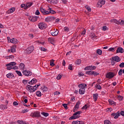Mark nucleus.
I'll use <instances>...</instances> for the list:
<instances>
[{
    "mask_svg": "<svg viewBox=\"0 0 124 124\" xmlns=\"http://www.w3.org/2000/svg\"><path fill=\"white\" fill-rule=\"evenodd\" d=\"M35 15H39L40 14V12H39V11L38 10H37L35 12Z\"/></svg>",
    "mask_w": 124,
    "mask_h": 124,
    "instance_id": "6e6d98bb",
    "label": "nucleus"
},
{
    "mask_svg": "<svg viewBox=\"0 0 124 124\" xmlns=\"http://www.w3.org/2000/svg\"><path fill=\"white\" fill-rule=\"evenodd\" d=\"M91 67H92V66H87V67H86L84 69H85V70H91Z\"/></svg>",
    "mask_w": 124,
    "mask_h": 124,
    "instance_id": "5fc2aeb1",
    "label": "nucleus"
},
{
    "mask_svg": "<svg viewBox=\"0 0 124 124\" xmlns=\"http://www.w3.org/2000/svg\"><path fill=\"white\" fill-rule=\"evenodd\" d=\"M41 114H42V115L44 116V117H48L49 116V113H48L47 112H43L41 113Z\"/></svg>",
    "mask_w": 124,
    "mask_h": 124,
    "instance_id": "72a5a7b5",
    "label": "nucleus"
},
{
    "mask_svg": "<svg viewBox=\"0 0 124 124\" xmlns=\"http://www.w3.org/2000/svg\"><path fill=\"white\" fill-rule=\"evenodd\" d=\"M119 66L120 67H121V68L124 67V62L121 63L119 65Z\"/></svg>",
    "mask_w": 124,
    "mask_h": 124,
    "instance_id": "4d7b16f0",
    "label": "nucleus"
},
{
    "mask_svg": "<svg viewBox=\"0 0 124 124\" xmlns=\"http://www.w3.org/2000/svg\"><path fill=\"white\" fill-rule=\"evenodd\" d=\"M48 41L51 44H54V43H55V39L54 38H49Z\"/></svg>",
    "mask_w": 124,
    "mask_h": 124,
    "instance_id": "412c9836",
    "label": "nucleus"
},
{
    "mask_svg": "<svg viewBox=\"0 0 124 124\" xmlns=\"http://www.w3.org/2000/svg\"><path fill=\"white\" fill-rule=\"evenodd\" d=\"M118 98L120 100V101H122V100H123L124 98L123 97V96H122L121 95H119L118 96Z\"/></svg>",
    "mask_w": 124,
    "mask_h": 124,
    "instance_id": "8fccbe9b",
    "label": "nucleus"
},
{
    "mask_svg": "<svg viewBox=\"0 0 124 124\" xmlns=\"http://www.w3.org/2000/svg\"><path fill=\"white\" fill-rule=\"evenodd\" d=\"M7 78H9V79H12L14 77V75L12 73H9L6 75Z\"/></svg>",
    "mask_w": 124,
    "mask_h": 124,
    "instance_id": "aec40b11",
    "label": "nucleus"
},
{
    "mask_svg": "<svg viewBox=\"0 0 124 124\" xmlns=\"http://www.w3.org/2000/svg\"><path fill=\"white\" fill-rule=\"evenodd\" d=\"M72 124H78V121H73Z\"/></svg>",
    "mask_w": 124,
    "mask_h": 124,
    "instance_id": "774afa93",
    "label": "nucleus"
},
{
    "mask_svg": "<svg viewBox=\"0 0 124 124\" xmlns=\"http://www.w3.org/2000/svg\"><path fill=\"white\" fill-rule=\"evenodd\" d=\"M33 50H34V47L32 46H31L24 51V53H25V54H31V53L33 52Z\"/></svg>",
    "mask_w": 124,
    "mask_h": 124,
    "instance_id": "39448f33",
    "label": "nucleus"
},
{
    "mask_svg": "<svg viewBox=\"0 0 124 124\" xmlns=\"http://www.w3.org/2000/svg\"><path fill=\"white\" fill-rule=\"evenodd\" d=\"M39 18V16H30L29 17V21H31V22H36L37 21V19Z\"/></svg>",
    "mask_w": 124,
    "mask_h": 124,
    "instance_id": "6e6552de",
    "label": "nucleus"
},
{
    "mask_svg": "<svg viewBox=\"0 0 124 124\" xmlns=\"http://www.w3.org/2000/svg\"><path fill=\"white\" fill-rule=\"evenodd\" d=\"M0 108H2L3 109H7V105H0Z\"/></svg>",
    "mask_w": 124,
    "mask_h": 124,
    "instance_id": "c756f323",
    "label": "nucleus"
},
{
    "mask_svg": "<svg viewBox=\"0 0 124 124\" xmlns=\"http://www.w3.org/2000/svg\"><path fill=\"white\" fill-rule=\"evenodd\" d=\"M16 74L17 75H18V76H22V73L21 72L16 70Z\"/></svg>",
    "mask_w": 124,
    "mask_h": 124,
    "instance_id": "49530a36",
    "label": "nucleus"
},
{
    "mask_svg": "<svg viewBox=\"0 0 124 124\" xmlns=\"http://www.w3.org/2000/svg\"><path fill=\"white\" fill-rule=\"evenodd\" d=\"M112 61H114V62H121V58H120L118 56L112 57Z\"/></svg>",
    "mask_w": 124,
    "mask_h": 124,
    "instance_id": "ddd939ff",
    "label": "nucleus"
},
{
    "mask_svg": "<svg viewBox=\"0 0 124 124\" xmlns=\"http://www.w3.org/2000/svg\"><path fill=\"white\" fill-rule=\"evenodd\" d=\"M37 80L36 79L33 78L29 82V84H30V85H33V84H35V83H37Z\"/></svg>",
    "mask_w": 124,
    "mask_h": 124,
    "instance_id": "6ab92c4d",
    "label": "nucleus"
},
{
    "mask_svg": "<svg viewBox=\"0 0 124 124\" xmlns=\"http://www.w3.org/2000/svg\"><path fill=\"white\" fill-rule=\"evenodd\" d=\"M93 71H87L86 72V74H88V75H91V76H93Z\"/></svg>",
    "mask_w": 124,
    "mask_h": 124,
    "instance_id": "c85d7f7f",
    "label": "nucleus"
},
{
    "mask_svg": "<svg viewBox=\"0 0 124 124\" xmlns=\"http://www.w3.org/2000/svg\"><path fill=\"white\" fill-rule=\"evenodd\" d=\"M32 118H39L40 117V112L39 111H35L34 112H32L31 114Z\"/></svg>",
    "mask_w": 124,
    "mask_h": 124,
    "instance_id": "423d86ee",
    "label": "nucleus"
},
{
    "mask_svg": "<svg viewBox=\"0 0 124 124\" xmlns=\"http://www.w3.org/2000/svg\"><path fill=\"white\" fill-rule=\"evenodd\" d=\"M68 69H69V70H73L72 69V65H69L68 66Z\"/></svg>",
    "mask_w": 124,
    "mask_h": 124,
    "instance_id": "69168bd1",
    "label": "nucleus"
},
{
    "mask_svg": "<svg viewBox=\"0 0 124 124\" xmlns=\"http://www.w3.org/2000/svg\"><path fill=\"white\" fill-rule=\"evenodd\" d=\"M21 8H24V9H27V8L26 7V5L25 4H22L20 5Z\"/></svg>",
    "mask_w": 124,
    "mask_h": 124,
    "instance_id": "864d4df0",
    "label": "nucleus"
},
{
    "mask_svg": "<svg viewBox=\"0 0 124 124\" xmlns=\"http://www.w3.org/2000/svg\"><path fill=\"white\" fill-rule=\"evenodd\" d=\"M124 48H123V47H118L117 49L116 50V53H121V54H123V53H124Z\"/></svg>",
    "mask_w": 124,
    "mask_h": 124,
    "instance_id": "f3484780",
    "label": "nucleus"
},
{
    "mask_svg": "<svg viewBox=\"0 0 124 124\" xmlns=\"http://www.w3.org/2000/svg\"><path fill=\"white\" fill-rule=\"evenodd\" d=\"M14 65H16V62H11L6 64V66H7L6 69L7 70H11V69H13V66H14Z\"/></svg>",
    "mask_w": 124,
    "mask_h": 124,
    "instance_id": "7ed1b4c3",
    "label": "nucleus"
},
{
    "mask_svg": "<svg viewBox=\"0 0 124 124\" xmlns=\"http://www.w3.org/2000/svg\"><path fill=\"white\" fill-rule=\"evenodd\" d=\"M36 87V85L32 86L30 85H28L26 86V90H27V91H28V92H30L31 93H34V92L36 91V88H34Z\"/></svg>",
    "mask_w": 124,
    "mask_h": 124,
    "instance_id": "f03ea898",
    "label": "nucleus"
},
{
    "mask_svg": "<svg viewBox=\"0 0 124 124\" xmlns=\"http://www.w3.org/2000/svg\"><path fill=\"white\" fill-rule=\"evenodd\" d=\"M90 37H91L92 39H95L96 38V36H95V34L94 33L92 32L90 34Z\"/></svg>",
    "mask_w": 124,
    "mask_h": 124,
    "instance_id": "cd10ccee",
    "label": "nucleus"
},
{
    "mask_svg": "<svg viewBox=\"0 0 124 124\" xmlns=\"http://www.w3.org/2000/svg\"><path fill=\"white\" fill-rule=\"evenodd\" d=\"M111 23H115L118 25L120 24V20L118 21L117 19H111L110 20Z\"/></svg>",
    "mask_w": 124,
    "mask_h": 124,
    "instance_id": "bb28decb",
    "label": "nucleus"
},
{
    "mask_svg": "<svg viewBox=\"0 0 124 124\" xmlns=\"http://www.w3.org/2000/svg\"><path fill=\"white\" fill-rule=\"evenodd\" d=\"M31 5H32V2H27V4H26V9H28V8H30V7L31 6Z\"/></svg>",
    "mask_w": 124,
    "mask_h": 124,
    "instance_id": "a878e982",
    "label": "nucleus"
},
{
    "mask_svg": "<svg viewBox=\"0 0 124 124\" xmlns=\"http://www.w3.org/2000/svg\"><path fill=\"white\" fill-rule=\"evenodd\" d=\"M36 94L37 95V96H41L42 94H41V92H40V91H37L36 92Z\"/></svg>",
    "mask_w": 124,
    "mask_h": 124,
    "instance_id": "c9c22d12",
    "label": "nucleus"
},
{
    "mask_svg": "<svg viewBox=\"0 0 124 124\" xmlns=\"http://www.w3.org/2000/svg\"><path fill=\"white\" fill-rule=\"evenodd\" d=\"M48 10L49 11H46V10L43 9V8H40V11L42 13L43 15H48V14H56V12L53 10H51L50 8H49Z\"/></svg>",
    "mask_w": 124,
    "mask_h": 124,
    "instance_id": "f257e3e1",
    "label": "nucleus"
},
{
    "mask_svg": "<svg viewBox=\"0 0 124 124\" xmlns=\"http://www.w3.org/2000/svg\"><path fill=\"white\" fill-rule=\"evenodd\" d=\"M42 91L43 92H47V91H48V88L46 86H44Z\"/></svg>",
    "mask_w": 124,
    "mask_h": 124,
    "instance_id": "ea45409f",
    "label": "nucleus"
},
{
    "mask_svg": "<svg viewBox=\"0 0 124 124\" xmlns=\"http://www.w3.org/2000/svg\"><path fill=\"white\" fill-rule=\"evenodd\" d=\"M115 73L109 72L106 74V77L108 79H111L113 78L115 76Z\"/></svg>",
    "mask_w": 124,
    "mask_h": 124,
    "instance_id": "0eeeda50",
    "label": "nucleus"
},
{
    "mask_svg": "<svg viewBox=\"0 0 124 124\" xmlns=\"http://www.w3.org/2000/svg\"><path fill=\"white\" fill-rule=\"evenodd\" d=\"M10 41L11 43H15V44H16L18 42V40L15 38H13L10 39Z\"/></svg>",
    "mask_w": 124,
    "mask_h": 124,
    "instance_id": "b1692460",
    "label": "nucleus"
},
{
    "mask_svg": "<svg viewBox=\"0 0 124 124\" xmlns=\"http://www.w3.org/2000/svg\"><path fill=\"white\" fill-rule=\"evenodd\" d=\"M111 116L114 119H118L120 117V111H118L116 113L114 112L111 114Z\"/></svg>",
    "mask_w": 124,
    "mask_h": 124,
    "instance_id": "9b49d317",
    "label": "nucleus"
},
{
    "mask_svg": "<svg viewBox=\"0 0 124 124\" xmlns=\"http://www.w3.org/2000/svg\"><path fill=\"white\" fill-rule=\"evenodd\" d=\"M15 10H16V8L15 7H13L8 10L7 13H8V14H11V13H13Z\"/></svg>",
    "mask_w": 124,
    "mask_h": 124,
    "instance_id": "2eb2a0df",
    "label": "nucleus"
},
{
    "mask_svg": "<svg viewBox=\"0 0 124 124\" xmlns=\"http://www.w3.org/2000/svg\"><path fill=\"white\" fill-rule=\"evenodd\" d=\"M77 64H80L81 63V60H77L76 61Z\"/></svg>",
    "mask_w": 124,
    "mask_h": 124,
    "instance_id": "13d9d810",
    "label": "nucleus"
},
{
    "mask_svg": "<svg viewBox=\"0 0 124 124\" xmlns=\"http://www.w3.org/2000/svg\"><path fill=\"white\" fill-rule=\"evenodd\" d=\"M55 17L48 16L45 18V21H46V22H50L51 20H55Z\"/></svg>",
    "mask_w": 124,
    "mask_h": 124,
    "instance_id": "4468645a",
    "label": "nucleus"
},
{
    "mask_svg": "<svg viewBox=\"0 0 124 124\" xmlns=\"http://www.w3.org/2000/svg\"><path fill=\"white\" fill-rule=\"evenodd\" d=\"M104 124H112L111 123V122L108 120H106L105 121H104Z\"/></svg>",
    "mask_w": 124,
    "mask_h": 124,
    "instance_id": "e433bc0d",
    "label": "nucleus"
},
{
    "mask_svg": "<svg viewBox=\"0 0 124 124\" xmlns=\"http://www.w3.org/2000/svg\"><path fill=\"white\" fill-rule=\"evenodd\" d=\"M80 104H81V102L80 101H78L76 104V105L75 106V109H78V108H79V106H80Z\"/></svg>",
    "mask_w": 124,
    "mask_h": 124,
    "instance_id": "393cba45",
    "label": "nucleus"
},
{
    "mask_svg": "<svg viewBox=\"0 0 124 124\" xmlns=\"http://www.w3.org/2000/svg\"><path fill=\"white\" fill-rule=\"evenodd\" d=\"M91 67H90V70H94L96 68V67L95 66H90Z\"/></svg>",
    "mask_w": 124,
    "mask_h": 124,
    "instance_id": "c03bdc74",
    "label": "nucleus"
},
{
    "mask_svg": "<svg viewBox=\"0 0 124 124\" xmlns=\"http://www.w3.org/2000/svg\"><path fill=\"white\" fill-rule=\"evenodd\" d=\"M114 50H115V48L114 47H110L108 49V51H109L110 52H114Z\"/></svg>",
    "mask_w": 124,
    "mask_h": 124,
    "instance_id": "3c124183",
    "label": "nucleus"
},
{
    "mask_svg": "<svg viewBox=\"0 0 124 124\" xmlns=\"http://www.w3.org/2000/svg\"><path fill=\"white\" fill-rule=\"evenodd\" d=\"M40 30H45L47 28V24L44 22H40L38 24Z\"/></svg>",
    "mask_w": 124,
    "mask_h": 124,
    "instance_id": "20e7f679",
    "label": "nucleus"
},
{
    "mask_svg": "<svg viewBox=\"0 0 124 124\" xmlns=\"http://www.w3.org/2000/svg\"><path fill=\"white\" fill-rule=\"evenodd\" d=\"M99 74V73H98L96 72L93 71V75L94 76H97V75H98Z\"/></svg>",
    "mask_w": 124,
    "mask_h": 124,
    "instance_id": "603ef678",
    "label": "nucleus"
},
{
    "mask_svg": "<svg viewBox=\"0 0 124 124\" xmlns=\"http://www.w3.org/2000/svg\"><path fill=\"white\" fill-rule=\"evenodd\" d=\"M86 90L85 89H79V94H84Z\"/></svg>",
    "mask_w": 124,
    "mask_h": 124,
    "instance_id": "5701e85b",
    "label": "nucleus"
},
{
    "mask_svg": "<svg viewBox=\"0 0 124 124\" xmlns=\"http://www.w3.org/2000/svg\"><path fill=\"white\" fill-rule=\"evenodd\" d=\"M120 24L124 25V20H120Z\"/></svg>",
    "mask_w": 124,
    "mask_h": 124,
    "instance_id": "338daca9",
    "label": "nucleus"
},
{
    "mask_svg": "<svg viewBox=\"0 0 124 124\" xmlns=\"http://www.w3.org/2000/svg\"><path fill=\"white\" fill-rule=\"evenodd\" d=\"M19 66L21 69H24V68H25V64H24V63H21Z\"/></svg>",
    "mask_w": 124,
    "mask_h": 124,
    "instance_id": "473e14b6",
    "label": "nucleus"
},
{
    "mask_svg": "<svg viewBox=\"0 0 124 124\" xmlns=\"http://www.w3.org/2000/svg\"><path fill=\"white\" fill-rule=\"evenodd\" d=\"M62 106L65 108V109H67V104H63Z\"/></svg>",
    "mask_w": 124,
    "mask_h": 124,
    "instance_id": "bf43d9fd",
    "label": "nucleus"
},
{
    "mask_svg": "<svg viewBox=\"0 0 124 124\" xmlns=\"http://www.w3.org/2000/svg\"><path fill=\"white\" fill-rule=\"evenodd\" d=\"M8 59H11V60H13L14 59V56L13 55H10L8 56Z\"/></svg>",
    "mask_w": 124,
    "mask_h": 124,
    "instance_id": "052dcab7",
    "label": "nucleus"
},
{
    "mask_svg": "<svg viewBox=\"0 0 124 124\" xmlns=\"http://www.w3.org/2000/svg\"><path fill=\"white\" fill-rule=\"evenodd\" d=\"M108 102L109 104H111V105H113V104H115V102L114 101H112V100H108Z\"/></svg>",
    "mask_w": 124,
    "mask_h": 124,
    "instance_id": "de8ad7c7",
    "label": "nucleus"
},
{
    "mask_svg": "<svg viewBox=\"0 0 124 124\" xmlns=\"http://www.w3.org/2000/svg\"><path fill=\"white\" fill-rule=\"evenodd\" d=\"M51 2L54 4H57L58 3V0H51Z\"/></svg>",
    "mask_w": 124,
    "mask_h": 124,
    "instance_id": "09e8293b",
    "label": "nucleus"
},
{
    "mask_svg": "<svg viewBox=\"0 0 124 124\" xmlns=\"http://www.w3.org/2000/svg\"><path fill=\"white\" fill-rule=\"evenodd\" d=\"M121 115V116H123V117H124V111H121L120 112V115Z\"/></svg>",
    "mask_w": 124,
    "mask_h": 124,
    "instance_id": "0e129e2a",
    "label": "nucleus"
},
{
    "mask_svg": "<svg viewBox=\"0 0 124 124\" xmlns=\"http://www.w3.org/2000/svg\"><path fill=\"white\" fill-rule=\"evenodd\" d=\"M118 75L121 76V75H123V69H120Z\"/></svg>",
    "mask_w": 124,
    "mask_h": 124,
    "instance_id": "37998d69",
    "label": "nucleus"
},
{
    "mask_svg": "<svg viewBox=\"0 0 124 124\" xmlns=\"http://www.w3.org/2000/svg\"><path fill=\"white\" fill-rule=\"evenodd\" d=\"M107 30V26H103L102 28V31H105Z\"/></svg>",
    "mask_w": 124,
    "mask_h": 124,
    "instance_id": "e2e57ef3",
    "label": "nucleus"
},
{
    "mask_svg": "<svg viewBox=\"0 0 124 124\" xmlns=\"http://www.w3.org/2000/svg\"><path fill=\"white\" fill-rule=\"evenodd\" d=\"M11 51L12 53H15V52H16V49L15 48V47H12Z\"/></svg>",
    "mask_w": 124,
    "mask_h": 124,
    "instance_id": "a18cd8bd",
    "label": "nucleus"
},
{
    "mask_svg": "<svg viewBox=\"0 0 124 124\" xmlns=\"http://www.w3.org/2000/svg\"><path fill=\"white\" fill-rule=\"evenodd\" d=\"M105 4V0H99L97 2V7H102Z\"/></svg>",
    "mask_w": 124,
    "mask_h": 124,
    "instance_id": "1a4fd4ad",
    "label": "nucleus"
},
{
    "mask_svg": "<svg viewBox=\"0 0 124 124\" xmlns=\"http://www.w3.org/2000/svg\"><path fill=\"white\" fill-rule=\"evenodd\" d=\"M85 8L86 9H87L88 11H89V12H91V11H92V9H91V8L90 7H89V6L86 5L85 6Z\"/></svg>",
    "mask_w": 124,
    "mask_h": 124,
    "instance_id": "4c0bfd02",
    "label": "nucleus"
},
{
    "mask_svg": "<svg viewBox=\"0 0 124 124\" xmlns=\"http://www.w3.org/2000/svg\"><path fill=\"white\" fill-rule=\"evenodd\" d=\"M93 96L94 102H96V101L97 100V99L98 98V94L97 93L93 94Z\"/></svg>",
    "mask_w": 124,
    "mask_h": 124,
    "instance_id": "dca6fc26",
    "label": "nucleus"
},
{
    "mask_svg": "<svg viewBox=\"0 0 124 124\" xmlns=\"http://www.w3.org/2000/svg\"><path fill=\"white\" fill-rule=\"evenodd\" d=\"M63 31H65V32H68L69 31V29L68 27H64L63 28Z\"/></svg>",
    "mask_w": 124,
    "mask_h": 124,
    "instance_id": "f704fd0d",
    "label": "nucleus"
},
{
    "mask_svg": "<svg viewBox=\"0 0 124 124\" xmlns=\"http://www.w3.org/2000/svg\"><path fill=\"white\" fill-rule=\"evenodd\" d=\"M79 89H87V84L85 83H80L78 85Z\"/></svg>",
    "mask_w": 124,
    "mask_h": 124,
    "instance_id": "f8f14e48",
    "label": "nucleus"
},
{
    "mask_svg": "<svg viewBox=\"0 0 124 124\" xmlns=\"http://www.w3.org/2000/svg\"><path fill=\"white\" fill-rule=\"evenodd\" d=\"M62 77V76L61 74H59L56 78L57 80H61Z\"/></svg>",
    "mask_w": 124,
    "mask_h": 124,
    "instance_id": "a19ab883",
    "label": "nucleus"
},
{
    "mask_svg": "<svg viewBox=\"0 0 124 124\" xmlns=\"http://www.w3.org/2000/svg\"><path fill=\"white\" fill-rule=\"evenodd\" d=\"M23 74L27 77L31 76V72L29 70H25L23 71Z\"/></svg>",
    "mask_w": 124,
    "mask_h": 124,
    "instance_id": "9d476101",
    "label": "nucleus"
},
{
    "mask_svg": "<svg viewBox=\"0 0 124 124\" xmlns=\"http://www.w3.org/2000/svg\"><path fill=\"white\" fill-rule=\"evenodd\" d=\"M89 107L90 106H87V105H85L81 108V109L82 110H87V109H88Z\"/></svg>",
    "mask_w": 124,
    "mask_h": 124,
    "instance_id": "2f4dec72",
    "label": "nucleus"
},
{
    "mask_svg": "<svg viewBox=\"0 0 124 124\" xmlns=\"http://www.w3.org/2000/svg\"><path fill=\"white\" fill-rule=\"evenodd\" d=\"M17 124H27V123H24L23 121L18 120Z\"/></svg>",
    "mask_w": 124,
    "mask_h": 124,
    "instance_id": "58836bf2",
    "label": "nucleus"
},
{
    "mask_svg": "<svg viewBox=\"0 0 124 124\" xmlns=\"http://www.w3.org/2000/svg\"><path fill=\"white\" fill-rule=\"evenodd\" d=\"M96 53L97 54H98V55H99L100 56L102 55V50H101V49H97L96 51Z\"/></svg>",
    "mask_w": 124,
    "mask_h": 124,
    "instance_id": "7c9ffc66",
    "label": "nucleus"
},
{
    "mask_svg": "<svg viewBox=\"0 0 124 124\" xmlns=\"http://www.w3.org/2000/svg\"><path fill=\"white\" fill-rule=\"evenodd\" d=\"M96 87L97 88V90H101V89H102V88L101 87V86L97 84L96 85Z\"/></svg>",
    "mask_w": 124,
    "mask_h": 124,
    "instance_id": "79ce46f5",
    "label": "nucleus"
},
{
    "mask_svg": "<svg viewBox=\"0 0 124 124\" xmlns=\"http://www.w3.org/2000/svg\"><path fill=\"white\" fill-rule=\"evenodd\" d=\"M80 118V116L79 115H74V114H73V115L72 116H71L70 117H69V120H75V119H78Z\"/></svg>",
    "mask_w": 124,
    "mask_h": 124,
    "instance_id": "a211bd4d",
    "label": "nucleus"
},
{
    "mask_svg": "<svg viewBox=\"0 0 124 124\" xmlns=\"http://www.w3.org/2000/svg\"><path fill=\"white\" fill-rule=\"evenodd\" d=\"M51 35H52V36H57V35L59 34V31L56 30V31L54 32H51Z\"/></svg>",
    "mask_w": 124,
    "mask_h": 124,
    "instance_id": "4be33fe9",
    "label": "nucleus"
},
{
    "mask_svg": "<svg viewBox=\"0 0 124 124\" xmlns=\"http://www.w3.org/2000/svg\"><path fill=\"white\" fill-rule=\"evenodd\" d=\"M50 65H51V66H54V65H55V64L54 63V61H50Z\"/></svg>",
    "mask_w": 124,
    "mask_h": 124,
    "instance_id": "680f3d73",
    "label": "nucleus"
}]
</instances>
